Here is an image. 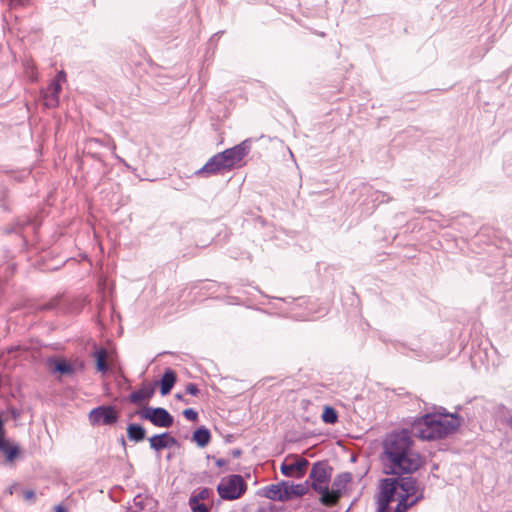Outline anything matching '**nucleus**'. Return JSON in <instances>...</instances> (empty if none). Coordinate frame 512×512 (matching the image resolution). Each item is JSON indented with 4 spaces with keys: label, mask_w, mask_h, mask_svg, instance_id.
Returning a JSON list of instances; mask_svg holds the SVG:
<instances>
[{
    "label": "nucleus",
    "mask_w": 512,
    "mask_h": 512,
    "mask_svg": "<svg viewBox=\"0 0 512 512\" xmlns=\"http://www.w3.org/2000/svg\"><path fill=\"white\" fill-rule=\"evenodd\" d=\"M183 415L186 419L193 422L197 421L198 419V413L192 408L185 409L183 411Z\"/></svg>",
    "instance_id": "25"
},
{
    "label": "nucleus",
    "mask_w": 512,
    "mask_h": 512,
    "mask_svg": "<svg viewBox=\"0 0 512 512\" xmlns=\"http://www.w3.org/2000/svg\"><path fill=\"white\" fill-rule=\"evenodd\" d=\"M309 478L312 480V488L318 492L322 491L324 487H328L330 473L323 463L318 462L313 465Z\"/></svg>",
    "instance_id": "12"
},
{
    "label": "nucleus",
    "mask_w": 512,
    "mask_h": 512,
    "mask_svg": "<svg viewBox=\"0 0 512 512\" xmlns=\"http://www.w3.org/2000/svg\"><path fill=\"white\" fill-rule=\"evenodd\" d=\"M249 147L246 144V141L235 145L232 148L226 149L220 152L221 157L224 159L228 168L232 170L238 163H240L243 158L248 154Z\"/></svg>",
    "instance_id": "10"
},
{
    "label": "nucleus",
    "mask_w": 512,
    "mask_h": 512,
    "mask_svg": "<svg viewBox=\"0 0 512 512\" xmlns=\"http://www.w3.org/2000/svg\"><path fill=\"white\" fill-rule=\"evenodd\" d=\"M225 171H230V169L228 168V165H226L220 153H217L209 158L208 161L196 172V174L208 177Z\"/></svg>",
    "instance_id": "11"
},
{
    "label": "nucleus",
    "mask_w": 512,
    "mask_h": 512,
    "mask_svg": "<svg viewBox=\"0 0 512 512\" xmlns=\"http://www.w3.org/2000/svg\"><path fill=\"white\" fill-rule=\"evenodd\" d=\"M283 501H288L294 497H301L305 495L308 491L307 484H289L288 482L283 481Z\"/></svg>",
    "instance_id": "17"
},
{
    "label": "nucleus",
    "mask_w": 512,
    "mask_h": 512,
    "mask_svg": "<svg viewBox=\"0 0 512 512\" xmlns=\"http://www.w3.org/2000/svg\"><path fill=\"white\" fill-rule=\"evenodd\" d=\"M350 481H351V475L349 473L339 475L334 480L331 490H329L328 487H324L322 491L317 492L321 495L320 502L324 506H327V507L335 506L341 498L342 489Z\"/></svg>",
    "instance_id": "5"
},
{
    "label": "nucleus",
    "mask_w": 512,
    "mask_h": 512,
    "mask_svg": "<svg viewBox=\"0 0 512 512\" xmlns=\"http://www.w3.org/2000/svg\"><path fill=\"white\" fill-rule=\"evenodd\" d=\"M175 382H176V373L171 369H167L165 371V373L163 374L162 379L160 381L161 394L163 396L169 394L171 389L173 388Z\"/></svg>",
    "instance_id": "18"
},
{
    "label": "nucleus",
    "mask_w": 512,
    "mask_h": 512,
    "mask_svg": "<svg viewBox=\"0 0 512 512\" xmlns=\"http://www.w3.org/2000/svg\"><path fill=\"white\" fill-rule=\"evenodd\" d=\"M212 495V490L209 488H201L194 491L189 499V506L192 512H210L212 502L209 500Z\"/></svg>",
    "instance_id": "9"
},
{
    "label": "nucleus",
    "mask_w": 512,
    "mask_h": 512,
    "mask_svg": "<svg viewBox=\"0 0 512 512\" xmlns=\"http://www.w3.org/2000/svg\"><path fill=\"white\" fill-rule=\"evenodd\" d=\"M186 392L190 395L196 396L199 393V389L196 384L189 383L186 386Z\"/></svg>",
    "instance_id": "26"
},
{
    "label": "nucleus",
    "mask_w": 512,
    "mask_h": 512,
    "mask_svg": "<svg viewBox=\"0 0 512 512\" xmlns=\"http://www.w3.org/2000/svg\"><path fill=\"white\" fill-rule=\"evenodd\" d=\"M119 412L113 406H99L89 413V421L92 425H113L118 421Z\"/></svg>",
    "instance_id": "8"
},
{
    "label": "nucleus",
    "mask_w": 512,
    "mask_h": 512,
    "mask_svg": "<svg viewBox=\"0 0 512 512\" xmlns=\"http://www.w3.org/2000/svg\"><path fill=\"white\" fill-rule=\"evenodd\" d=\"M414 442L407 430L389 434L383 443V454L389 474L403 475L416 472L423 465L422 456L413 448Z\"/></svg>",
    "instance_id": "1"
},
{
    "label": "nucleus",
    "mask_w": 512,
    "mask_h": 512,
    "mask_svg": "<svg viewBox=\"0 0 512 512\" xmlns=\"http://www.w3.org/2000/svg\"><path fill=\"white\" fill-rule=\"evenodd\" d=\"M176 439L170 436L168 433H162L159 435H154L149 438V444L152 449L155 451H160L165 448H170L176 445Z\"/></svg>",
    "instance_id": "16"
},
{
    "label": "nucleus",
    "mask_w": 512,
    "mask_h": 512,
    "mask_svg": "<svg viewBox=\"0 0 512 512\" xmlns=\"http://www.w3.org/2000/svg\"><path fill=\"white\" fill-rule=\"evenodd\" d=\"M155 393V385L143 383L141 387L129 395V402L139 407H146Z\"/></svg>",
    "instance_id": "13"
},
{
    "label": "nucleus",
    "mask_w": 512,
    "mask_h": 512,
    "mask_svg": "<svg viewBox=\"0 0 512 512\" xmlns=\"http://www.w3.org/2000/svg\"><path fill=\"white\" fill-rule=\"evenodd\" d=\"M61 91L62 86L58 82H51L43 95L44 105L47 108H56L59 105Z\"/></svg>",
    "instance_id": "15"
},
{
    "label": "nucleus",
    "mask_w": 512,
    "mask_h": 512,
    "mask_svg": "<svg viewBox=\"0 0 512 512\" xmlns=\"http://www.w3.org/2000/svg\"><path fill=\"white\" fill-rule=\"evenodd\" d=\"M136 414L157 427L169 428L173 424V417L164 408L145 407L143 410L137 411Z\"/></svg>",
    "instance_id": "6"
},
{
    "label": "nucleus",
    "mask_w": 512,
    "mask_h": 512,
    "mask_svg": "<svg viewBox=\"0 0 512 512\" xmlns=\"http://www.w3.org/2000/svg\"><path fill=\"white\" fill-rule=\"evenodd\" d=\"M107 357L108 353L105 349H100L95 353L96 368L102 373H105L108 370V365L106 362Z\"/></svg>",
    "instance_id": "23"
},
{
    "label": "nucleus",
    "mask_w": 512,
    "mask_h": 512,
    "mask_svg": "<svg viewBox=\"0 0 512 512\" xmlns=\"http://www.w3.org/2000/svg\"><path fill=\"white\" fill-rule=\"evenodd\" d=\"M216 463L218 466H222L224 465V460H218Z\"/></svg>",
    "instance_id": "30"
},
{
    "label": "nucleus",
    "mask_w": 512,
    "mask_h": 512,
    "mask_svg": "<svg viewBox=\"0 0 512 512\" xmlns=\"http://www.w3.org/2000/svg\"><path fill=\"white\" fill-rule=\"evenodd\" d=\"M55 512H67V511L63 506L59 505L56 507Z\"/></svg>",
    "instance_id": "29"
},
{
    "label": "nucleus",
    "mask_w": 512,
    "mask_h": 512,
    "mask_svg": "<svg viewBox=\"0 0 512 512\" xmlns=\"http://www.w3.org/2000/svg\"><path fill=\"white\" fill-rule=\"evenodd\" d=\"M321 420L326 424H335L338 421L337 411L329 405L324 406Z\"/></svg>",
    "instance_id": "22"
},
{
    "label": "nucleus",
    "mask_w": 512,
    "mask_h": 512,
    "mask_svg": "<svg viewBox=\"0 0 512 512\" xmlns=\"http://www.w3.org/2000/svg\"><path fill=\"white\" fill-rule=\"evenodd\" d=\"M424 498L423 489L412 477L384 478L377 495V512H388L391 502L397 501L392 512H407Z\"/></svg>",
    "instance_id": "2"
},
{
    "label": "nucleus",
    "mask_w": 512,
    "mask_h": 512,
    "mask_svg": "<svg viewBox=\"0 0 512 512\" xmlns=\"http://www.w3.org/2000/svg\"><path fill=\"white\" fill-rule=\"evenodd\" d=\"M0 450L5 454L8 462H13L19 454V448L15 445H10L7 441L4 442L3 447H0Z\"/></svg>",
    "instance_id": "24"
},
{
    "label": "nucleus",
    "mask_w": 512,
    "mask_h": 512,
    "mask_svg": "<svg viewBox=\"0 0 512 512\" xmlns=\"http://www.w3.org/2000/svg\"><path fill=\"white\" fill-rule=\"evenodd\" d=\"M284 483L272 484L264 488V496L270 500L283 501Z\"/></svg>",
    "instance_id": "19"
},
{
    "label": "nucleus",
    "mask_w": 512,
    "mask_h": 512,
    "mask_svg": "<svg viewBox=\"0 0 512 512\" xmlns=\"http://www.w3.org/2000/svg\"><path fill=\"white\" fill-rule=\"evenodd\" d=\"M66 81V74L64 71L58 72L55 79H53L51 82H58L59 85H62Z\"/></svg>",
    "instance_id": "27"
},
{
    "label": "nucleus",
    "mask_w": 512,
    "mask_h": 512,
    "mask_svg": "<svg viewBox=\"0 0 512 512\" xmlns=\"http://www.w3.org/2000/svg\"><path fill=\"white\" fill-rule=\"evenodd\" d=\"M128 438L135 442L144 440L146 436L145 429L139 424H130L127 427Z\"/></svg>",
    "instance_id": "20"
},
{
    "label": "nucleus",
    "mask_w": 512,
    "mask_h": 512,
    "mask_svg": "<svg viewBox=\"0 0 512 512\" xmlns=\"http://www.w3.org/2000/svg\"><path fill=\"white\" fill-rule=\"evenodd\" d=\"M23 496L26 500L32 501L35 499V492L33 490H26L23 492Z\"/></svg>",
    "instance_id": "28"
},
{
    "label": "nucleus",
    "mask_w": 512,
    "mask_h": 512,
    "mask_svg": "<svg viewBox=\"0 0 512 512\" xmlns=\"http://www.w3.org/2000/svg\"><path fill=\"white\" fill-rule=\"evenodd\" d=\"M210 432L206 428H199L193 433V440L200 446L205 447L210 442Z\"/></svg>",
    "instance_id": "21"
},
{
    "label": "nucleus",
    "mask_w": 512,
    "mask_h": 512,
    "mask_svg": "<svg viewBox=\"0 0 512 512\" xmlns=\"http://www.w3.org/2000/svg\"><path fill=\"white\" fill-rule=\"evenodd\" d=\"M461 425V420L454 414H426L412 424L414 434L423 440H436L454 433Z\"/></svg>",
    "instance_id": "3"
},
{
    "label": "nucleus",
    "mask_w": 512,
    "mask_h": 512,
    "mask_svg": "<svg viewBox=\"0 0 512 512\" xmlns=\"http://www.w3.org/2000/svg\"><path fill=\"white\" fill-rule=\"evenodd\" d=\"M509 424H510V426H511V428H512V416H511V417H510V419H509Z\"/></svg>",
    "instance_id": "31"
},
{
    "label": "nucleus",
    "mask_w": 512,
    "mask_h": 512,
    "mask_svg": "<svg viewBox=\"0 0 512 512\" xmlns=\"http://www.w3.org/2000/svg\"><path fill=\"white\" fill-rule=\"evenodd\" d=\"M49 366L53 372L61 375H73L84 367L82 362L72 363L63 358L50 359Z\"/></svg>",
    "instance_id": "14"
},
{
    "label": "nucleus",
    "mask_w": 512,
    "mask_h": 512,
    "mask_svg": "<svg viewBox=\"0 0 512 512\" xmlns=\"http://www.w3.org/2000/svg\"><path fill=\"white\" fill-rule=\"evenodd\" d=\"M246 490L247 484L244 478L238 474L223 477L217 486L220 498L229 501L241 498Z\"/></svg>",
    "instance_id": "4"
},
{
    "label": "nucleus",
    "mask_w": 512,
    "mask_h": 512,
    "mask_svg": "<svg viewBox=\"0 0 512 512\" xmlns=\"http://www.w3.org/2000/svg\"><path fill=\"white\" fill-rule=\"evenodd\" d=\"M309 462L307 459L295 454L286 456L281 465V472L287 477L302 478L308 468Z\"/></svg>",
    "instance_id": "7"
}]
</instances>
